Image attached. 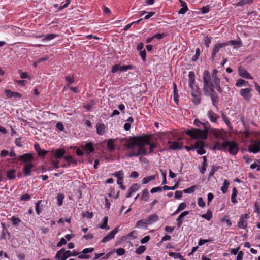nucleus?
<instances>
[{"mask_svg":"<svg viewBox=\"0 0 260 260\" xmlns=\"http://www.w3.org/2000/svg\"><path fill=\"white\" fill-rule=\"evenodd\" d=\"M203 91L204 94L206 96H210L212 104L216 106L219 102V97L217 93L214 90V86L217 90L219 93H222V89L220 86V81L214 83V85L211 81V77L209 72L206 70L203 73Z\"/></svg>","mask_w":260,"mask_h":260,"instance_id":"1","label":"nucleus"},{"mask_svg":"<svg viewBox=\"0 0 260 260\" xmlns=\"http://www.w3.org/2000/svg\"><path fill=\"white\" fill-rule=\"evenodd\" d=\"M202 125L203 126L204 130L192 128L191 129L187 130L186 134L192 139H206L208 136V132L209 129L210 125L208 122L205 123H202Z\"/></svg>","mask_w":260,"mask_h":260,"instance_id":"2","label":"nucleus"},{"mask_svg":"<svg viewBox=\"0 0 260 260\" xmlns=\"http://www.w3.org/2000/svg\"><path fill=\"white\" fill-rule=\"evenodd\" d=\"M80 254L76 251L71 252L70 250H66L64 248H61L58 251L55 255V258L57 260H66L70 256H76Z\"/></svg>","mask_w":260,"mask_h":260,"instance_id":"3","label":"nucleus"},{"mask_svg":"<svg viewBox=\"0 0 260 260\" xmlns=\"http://www.w3.org/2000/svg\"><path fill=\"white\" fill-rule=\"evenodd\" d=\"M223 148L224 150L228 148V152L232 155H236L238 151V144L234 141H225L223 143Z\"/></svg>","mask_w":260,"mask_h":260,"instance_id":"4","label":"nucleus"},{"mask_svg":"<svg viewBox=\"0 0 260 260\" xmlns=\"http://www.w3.org/2000/svg\"><path fill=\"white\" fill-rule=\"evenodd\" d=\"M138 147H144L150 144V137L147 135L134 137Z\"/></svg>","mask_w":260,"mask_h":260,"instance_id":"5","label":"nucleus"},{"mask_svg":"<svg viewBox=\"0 0 260 260\" xmlns=\"http://www.w3.org/2000/svg\"><path fill=\"white\" fill-rule=\"evenodd\" d=\"M134 68L132 65L120 66V64H115L113 66L111 72L115 73L119 71H124L128 70H132Z\"/></svg>","mask_w":260,"mask_h":260,"instance_id":"6","label":"nucleus"},{"mask_svg":"<svg viewBox=\"0 0 260 260\" xmlns=\"http://www.w3.org/2000/svg\"><path fill=\"white\" fill-rule=\"evenodd\" d=\"M18 160L21 162L27 163H31V161L34 160V157L31 153H25L23 155H20L17 157Z\"/></svg>","mask_w":260,"mask_h":260,"instance_id":"7","label":"nucleus"},{"mask_svg":"<svg viewBox=\"0 0 260 260\" xmlns=\"http://www.w3.org/2000/svg\"><path fill=\"white\" fill-rule=\"evenodd\" d=\"M248 151L253 153H257L260 151V141L254 140L253 141V144L250 145L248 148Z\"/></svg>","mask_w":260,"mask_h":260,"instance_id":"8","label":"nucleus"},{"mask_svg":"<svg viewBox=\"0 0 260 260\" xmlns=\"http://www.w3.org/2000/svg\"><path fill=\"white\" fill-rule=\"evenodd\" d=\"M228 45H229V43H222L216 44L214 46L213 49L212 50V57L214 59L215 57L216 53L219 51L220 49L221 48H223L225 46H226Z\"/></svg>","mask_w":260,"mask_h":260,"instance_id":"9","label":"nucleus"},{"mask_svg":"<svg viewBox=\"0 0 260 260\" xmlns=\"http://www.w3.org/2000/svg\"><path fill=\"white\" fill-rule=\"evenodd\" d=\"M118 232V227L115 228L113 231H112L109 234L103 238L101 242L105 243L107 241H109L112 239L114 238L115 235Z\"/></svg>","mask_w":260,"mask_h":260,"instance_id":"10","label":"nucleus"},{"mask_svg":"<svg viewBox=\"0 0 260 260\" xmlns=\"http://www.w3.org/2000/svg\"><path fill=\"white\" fill-rule=\"evenodd\" d=\"M247 216V214H242L241 215L240 221L238 223V226L239 228L245 229L247 227V224L245 220L248 218Z\"/></svg>","mask_w":260,"mask_h":260,"instance_id":"11","label":"nucleus"},{"mask_svg":"<svg viewBox=\"0 0 260 260\" xmlns=\"http://www.w3.org/2000/svg\"><path fill=\"white\" fill-rule=\"evenodd\" d=\"M251 91V89L248 88L242 89L240 90V94L244 98V99L246 101H249L251 97V94H250Z\"/></svg>","mask_w":260,"mask_h":260,"instance_id":"12","label":"nucleus"},{"mask_svg":"<svg viewBox=\"0 0 260 260\" xmlns=\"http://www.w3.org/2000/svg\"><path fill=\"white\" fill-rule=\"evenodd\" d=\"M238 72L240 76L243 78L249 79H253V77L251 76V75L242 67H240L238 68Z\"/></svg>","mask_w":260,"mask_h":260,"instance_id":"13","label":"nucleus"},{"mask_svg":"<svg viewBox=\"0 0 260 260\" xmlns=\"http://www.w3.org/2000/svg\"><path fill=\"white\" fill-rule=\"evenodd\" d=\"M34 167V165L32 163L26 164L23 168V173L26 176H30L31 173V169Z\"/></svg>","mask_w":260,"mask_h":260,"instance_id":"14","label":"nucleus"},{"mask_svg":"<svg viewBox=\"0 0 260 260\" xmlns=\"http://www.w3.org/2000/svg\"><path fill=\"white\" fill-rule=\"evenodd\" d=\"M146 220L148 224L150 225L157 221L159 220V217L156 214H152L148 216Z\"/></svg>","mask_w":260,"mask_h":260,"instance_id":"15","label":"nucleus"},{"mask_svg":"<svg viewBox=\"0 0 260 260\" xmlns=\"http://www.w3.org/2000/svg\"><path fill=\"white\" fill-rule=\"evenodd\" d=\"M5 93L6 96L9 98L17 97L20 98L22 97V95L18 92H13L10 89H6L5 90Z\"/></svg>","mask_w":260,"mask_h":260,"instance_id":"16","label":"nucleus"},{"mask_svg":"<svg viewBox=\"0 0 260 260\" xmlns=\"http://www.w3.org/2000/svg\"><path fill=\"white\" fill-rule=\"evenodd\" d=\"M96 132L99 135H103L105 133V126L103 123H98L96 125Z\"/></svg>","mask_w":260,"mask_h":260,"instance_id":"17","label":"nucleus"},{"mask_svg":"<svg viewBox=\"0 0 260 260\" xmlns=\"http://www.w3.org/2000/svg\"><path fill=\"white\" fill-rule=\"evenodd\" d=\"M168 143L170 144V148L172 150L181 149L182 147V145H180L178 142L176 141L172 142L169 140Z\"/></svg>","mask_w":260,"mask_h":260,"instance_id":"18","label":"nucleus"},{"mask_svg":"<svg viewBox=\"0 0 260 260\" xmlns=\"http://www.w3.org/2000/svg\"><path fill=\"white\" fill-rule=\"evenodd\" d=\"M127 149H133L135 146H137V143L135 137H130L128 143L125 145Z\"/></svg>","mask_w":260,"mask_h":260,"instance_id":"19","label":"nucleus"},{"mask_svg":"<svg viewBox=\"0 0 260 260\" xmlns=\"http://www.w3.org/2000/svg\"><path fill=\"white\" fill-rule=\"evenodd\" d=\"M16 171L14 169H10L6 172V175L9 180L14 179L16 177Z\"/></svg>","mask_w":260,"mask_h":260,"instance_id":"20","label":"nucleus"},{"mask_svg":"<svg viewBox=\"0 0 260 260\" xmlns=\"http://www.w3.org/2000/svg\"><path fill=\"white\" fill-rule=\"evenodd\" d=\"M182 8L178 11L179 14H184L187 10L188 7L186 3L182 0H179Z\"/></svg>","mask_w":260,"mask_h":260,"instance_id":"21","label":"nucleus"},{"mask_svg":"<svg viewBox=\"0 0 260 260\" xmlns=\"http://www.w3.org/2000/svg\"><path fill=\"white\" fill-rule=\"evenodd\" d=\"M208 115L210 121L213 122H216L219 118V116L211 110L208 111Z\"/></svg>","mask_w":260,"mask_h":260,"instance_id":"22","label":"nucleus"},{"mask_svg":"<svg viewBox=\"0 0 260 260\" xmlns=\"http://www.w3.org/2000/svg\"><path fill=\"white\" fill-rule=\"evenodd\" d=\"M253 0H239L236 4H234L235 6H243L245 5H250L253 3Z\"/></svg>","mask_w":260,"mask_h":260,"instance_id":"23","label":"nucleus"},{"mask_svg":"<svg viewBox=\"0 0 260 260\" xmlns=\"http://www.w3.org/2000/svg\"><path fill=\"white\" fill-rule=\"evenodd\" d=\"M201 93L195 94V92L194 90L191 92V95L194 98L193 102L196 105H199L201 102Z\"/></svg>","mask_w":260,"mask_h":260,"instance_id":"24","label":"nucleus"},{"mask_svg":"<svg viewBox=\"0 0 260 260\" xmlns=\"http://www.w3.org/2000/svg\"><path fill=\"white\" fill-rule=\"evenodd\" d=\"M212 133L216 139L222 140L224 139L223 134L219 130L213 129Z\"/></svg>","mask_w":260,"mask_h":260,"instance_id":"25","label":"nucleus"},{"mask_svg":"<svg viewBox=\"0 0 260 260\" xmlns=\"http://www.w3.org/2000/svg\"><path fill=\"white\" fill-rule=\"evenodd\" d=\"M108 217L107 216L103 218L102 223L98 225V227L101 228V229H106L109 230L110 229L109 226L108 225Z\"/></svg>","mask_w":260,"mask_h":260,"instance_id":"26","label":"nucleus"},{"mask_svg":"<svg viewBox=\"0 0 260 260\" xmlns=\"http://www.w3.org/2000/svg\"><path fill=\"white\" fill-rule=\"evenodd\" d=\"M114 141L113 139H109L107 141V148L110 151L114 150L115 148Z\"/></svg>","mask_w":260,"mask_h":260,"instance_id":"27","label":"nucleus"},{"mask_svg":"<svg viewBox=\"0 0 260 260\" xmlns=\"http://www.w3.org/2000/svg\"><path fill=\"white\" fill-rule=\"evenodd\" d=\"M137 156L140 155H146L147 152L144 147H138L137 152H136Z\"/></svg>","mask_w":260,"mask_h":260,"instance_id":"28","label":"nucleus"},{"mask_svg":"<svg viewBox=\"0 0 260 260\" xmlns=\"http://www.w3.org/2000/svg\"><path fill=\"white\" fill-rule=\"evenodd\" d=\"M173 92H174V100L176 103L178 102L179 95L178 93V90L177 88V85L175 83H173Z\"/></svg>","mask_w":260,"mask_h":260,"instance_id":"29","label":"nucleus"},{"mask_svg":"<svg viewBox=\"0 0 260 260\" xmlns=\"http://www.w3.org/2000/svg\"><path fill=\"white\" fill-rule=\"evenodd\" d=\"M66 151L63 149H60L56 150L54 154V156L57 158L60 159L64 155Z\"/></svg>","mask_w":260,"mask_h":260,"instance_id":"30","label":"nucleus"},{"mask_svg":"<svg viewBox=\"0 0 260 260\" xmlns=\"http://www.w3.org/2000/svg\"><path fill=\"white\" fill-rule=\"evenodd\" d=\"M148 225L146 219H142L139 220L136 223V227L138 228H145L146 225Z\"/></svg>","mask_w":260,"mask_h":260,"instance_id":"31","label":"nucleus"},{"mask_svg":"<svg viewBox=\"0 0 260 260\" xmlns=\"http://www.w3.org/2000/svg\"><path fill=\"white\" fill-rule=\"evenodd\" d=\"M237 195V190L236 187H234L232 190V193L231 195V201L233 203H237V201L236 199V197Z\"/></svg>","mask_w":260,"mask_h":260,"instance_id":"32","label":"nucleus"},{"mask_svg":"<svg viewBox=\"0 0 260 260\" xmlns=\"http://www.w3.org/2000/svg\"><path fill=\"white\" fill-rule=\"evenodd\" d=\"M58 36V35L57 34H47L42 39V41H50V40H51L54 39L55 38H56Z\"/></svg>","mask_w":260,"mask_h":260,"instance_id":"33","label":"nucleus"},{"mask_svg":"<svg viewBox=\"0 0 260 260\" xmlns=\"http://www.w3.org/2000/svg\"><path fill=\"white\" fill-rule=\"evenodd\" d=\"M213 150H218L224 151V148H223V143L221 144L219 142H216L213 147Z\"/></svg>","mask_w":260,"mask_h":260,"instance_id":"34","label":"nucleus"},{"mask_svg":"<svg viewBox=\"0 0 260 260\" xmlns=\"http://www.w3.org/2000/svg\"><path fill=\"white\" fill-rule=\"evenodd\" d=\"M248 85V82L245 81L242 79H239L237 80L235 85L237 87H240L242 86H246Z\"/></svg>","mask_w":260,"mask_h":260,"instance_id":"35","label":"nucleus"},{"mask_svg":"<svg viewBox=\"0 0 260 260\" xmlns=\"http://www.w3.org/2000/svg\"><path fill=\"white\" fill-rule=\"evenodd\" d=\"M84 147L86 151H88L90 152H92L94 150V148L93 147L92 144L91 143H86Z\"/></svg>","mask_w":260,"mask_h":260,"instance_id":"36","label":"nucleus"},{"mask_svg":"<svg viewBox=\"0 0 260 260\" xmlns=\"http://www.w3.org/2000/svg\"><path fill=\"white\" fill-rule=\"evenodd\" d=\"M217 73L218 71L216 69H214L212 71V77L213 78L214 83L217 82V80L218 81H220L219 78L217 76Z\"/></svg>","mask_w":260,"mask_h":260,"instance_id":"37","label":"nucleus"},{"mask_svg":"<svg viewBox=\"0 0 260 260\" xmlns=\"http://www.w3.org/2000/svg\"><path fill=\"white\" fill-rule=\"evenodd\" d=\"M155 179V177L154 175L149 176L147 177H145L142 180L143 184H147L151 181L154 180Z\"/></svg>","mask_w":260,"mask_h":260,"instance_id":"38","label":"nucleus"},{"mask_svg":"<svg viewBox=\"0 0 260 260\" xmlns=\"http://www.w3.org/2000/svg\"><path fill=\"white\" fill-rule=\"evenodd\" d=\"M149 198V192L147 189L143 190V194L141 197V199L144 201H147Z\"/></svg>","mask_w":260,"mask_h":260,"instance_id":"39","label":"nucleus"},{"mask_svg":"<svg viewBox=\"0 0 260 260\" xmlns=\"http://www.w3.org/2000/svg\"><path fill=\"white\" fill-rule=\"evenodd\" d=\"M202 217L207 220H210L212 217V213L210 210H208L206 213L202 215Z\"/></svg>","mask_w":260,"mask_h":260,"instance_id":"40","label":"nucleus"},{"mask_svg":"<svg viewBox=\"0 0 260 260\" xmlns=\"http://www.w3.org/2000/svg\"><path fill=\"white\" fill-rule=\"evenodd\" d=\"M220 168L219 166L213 165L211 167V170L209 173V176L212 177L214 176V174L215 172L217 171L218 169Z\"/></svg>","mask_w":260,"mask_h":260,"instance_id":"41","label":"nucleus"},{"mask_svg":"<svg viewBox=\"0 0 260 260\" xmlns=\"http://www.w3.org/2000/svg\"><path fill=\"white\" fill-rule=\"evenodd\" d=\"M229 182L227 180L224 181L223 185L221 188V190L223 193H225L228 191Z\"/></svg>","mask_w":260,"mask_h":260,"instance_id":"42","label":"nucleus"},{"mask_svg":"<svg viewBox=\"0 0 260 260\" xmlns=\"http://www.w3.org/2000/svg\"><path fill=\"white\" fill-rule=\"evenodd\" d=\"M169 255L174 258H182V256L181 255L180 253L170 252L169 253Z\"/></svg>","mask_w":260,"mask_h":260,"instance_id":"43","label":"nucleus"},{"mask_svg":"<svg viewBox=\"0 0 260 260\" xmlns=\"http://www.w3.org/2000/svg\"><path fill=\"white\" fill-rule=\"evenodd\" d=\"M64 159L69 163L75 164V165L77 164V161L74 160L71 156H65Z\"/></svg>","mask_w":260,"mask_h":260,"instance_id":"44","label":"nucleus"},{"mask_svg":"<svg viewBox=\"0 0 260 260\" xmlns=\"http://www.w3.org/2000/svg\"><path fill=\"white\" fill-rule=\"evenodd\" d=\"M146 250V247L144 246H139L136 250V253L137 254L140 255L144 252Z\"/></svg>","mask_w":260,"mask_h":260,"instance_id":"45","label":"nucleus"},{"mask_svg":"<svg viewBox=\"0 0 260 260\" xmlns=\"http://www.w3.org/2000/svg\"><path fill=\"white\" fill-rule=\"evenodd\" d=\"M64 198V196L63 194L60 193L57 195V203L59 206H61L63 203V200Z\"/></svg>","mask_w":260,"mask_h":260,"instance_id":"46","label":"nucleus"},{"mask_svg":"<svg viewBox=\"0 0 260 260\" xmlns=\"http://www.w3.org/2000/svg\"><path fill=\"white\" fill-rule=\"evenodd\" d=\"M205 146L204 142L203 141H198L196 142L194 144V147H196V149L204 147Z\"/></svg>","mask_w":260,"mask_h":260,"instance_id":"47","label":"nucleus"},{"mask_svg":"<svg viewBox=\"0 0 260 260\" xmlns=\"http://www.w3.org/2000/svg\"><path fill=\"white\" fill-rule=\"evenodd\" d=\"M200 49L199 48H197L196 50V54L192 57V60L193 61H197L198 59V58H199V57L200 56Z\"/></svg>","mask_w":260,"mask_h":260,"instance_id":"48","label":"nucleus"},{"mask_svg":"<svg viewBox=\"0 0 260 260\" xmlns=\"http://www.w3.org/2000/svg\"><path fill=\"white\" fill-rule=\"evenodd\" d=\"M139 188V186L137 183H135L133 184L131 187L129 188V190H131V192H134L138 190Z\"/></svg>","mask_w":260,"mask_h":260,"instance_id":"49","label":"nucleus"},{"mask_svg":"<svg viewBox=\"0 0 260 260\" xmlns=\"http://www.w3.org/2000/svg\"><path fill=\"white\" fill-rule=\"evenodd\" d=\"M11 221L12 223L14 225H17L18 223H19L21 222V220L18 217H15V216H13L11 219Z\"/></svg>","mask_w":260,"mask_h":260,"instance_id":"50","label":"nucleus"},{"mask_svg":"<svg viewBox=\"0 0 260 260\" xmlns=\"http://www.w3.org/2000/svg\"><path fill=\"white\" fill-rule=\"evenodd\" d=\"M212 37H209L208 36H206L204 38V44L206 45V47L208 48L209 46V44L211 43Z\"/></svg>","mask_w":260,"mask_h":260,"instance_id":"51","label":"nucleus"},{"mask_svg":"<svg viewBox=\"0 0 260 260\" xmlns=\"http://www.w3.org/2000/svg\"><path fill=\"white\" fill-rule=\"evenodd\" d=\"M140 13H141L140 14V15L141 16L145 15V16H149V17L152 16L153 15H154L155 14V13L154 12H145V11H140Z\"/></svg>","mask_w":260,"mask_h":260,"instance_id":"52","label":"nucleus"},{"mask_svg":"<svg viewBox=\"0 0 260 260\" xmlns=\"http://www.w3.org/2000/svg\"><path fill=\"white\" fill-rule=\"evenodd\" d=\"M196 186H192L187 189H184L183 192L185 193H191L194 192Z\"/></svg>","mask_w":260,"mask_h":260,"instance_id":"53","label":"nucleus"},{"mask_svg":"<svg viewBox=\"0 0 260 260\" xmlns=\"http://www.w3.org/2000/svg\"><path fill=\"white\" fill-rule=\"evenodd\" d=\"M142 20V19H140V20H138V21H134V22H132V23H129V24H128L126 25L124 27V31H126V30H128V29L131 28V27L132 26V25L133 24H135V23H139V22H140Z\"/></svg>","mask_w":260,"mask_h":260,"instance_id":"54","label":"nucleus"},{"mask_svg":"<svg viewBox=\"0 0 260 260\" xmlns=\"http://www.w3.org/2000/svg\"><path fill=\"white\" fill-rule=\"evenodd\" d=\"M210 9V7L209 5H206L205 6L201 8L202 13V14H205L208 13Z\"/></svg>","mask_w":260,"mask_h":260,"instance_id":"55","label":"nucleus"},{"mask_svg":"<svg viewBox=\"0 0 260 260\" xmlns=\"http://www.w3.org/2000/svg\"><path fill=\"white\" fill-rule=\"evenodd\" d=\"M188 214H189V212L188 211H184L180 214V215L178 217L177 219H178V220H182V218L183 217H184L185 216H186L187 215H188Z\"/></svg>","mask_w":260,"mask_h":260,"instance_id":"56","label":"nucleus"},{"mask_svg":"<svg viewBox=\"0 0 260 260\" xmlns=\"http://www.w3.org/2000/svg\"><path fill=\"white\" fill-rule=\"evenodd\" d=\"M67 243V240L63 238H62L60 241L57 244V247H61L62 245L66 244Z\"/></svg>","mask_w":260,"mask_h":260,"instance_id":"57","label":"nucleus"},{"mask_svg":"<svg viewBox=\"0 0 260 260\" xmlns=\"http://www.w3.org/2000/svg\"><path fill=\"white\" fill-rule=\"evenodd\" d=\"M116 252L118 255H123L125 254V250L123 248H119L116 250Z\"/></svg>","mask_w":260,"mask_h":260,"instance_id":"58","label":"nucleus"},{"mask_svg":"<svg viewBox=\"0 0 260 260\" xmlns=\"http://www.w3.org/2000/svg\"><path fill=\"white\" fill-rule=\"evenodd\" d=\"M198 204L199 206H200L202 208H203L205 206V203L204 202L203 198L202 197H200L198 198Z\"/></svg>","mask_w":260,"mask_h":260,"instance_id":"59","label":"nucleus"},{"mask_svg":"<svg viewBox=\"0 0 260 260\" xmlns=\"http://www.w3.org/2000/svg\"><path fill=\"white\" fill-rule=\"evenodd\" d=\"M221 117L223 120L225 122V123L228 126L231 125V123L230 121L229 120L227 116L224 114H222Z\"/></svg>","mask_w":260,"mask_h":260,"instance_id":"60","label":"nucleus"},{"mask_svg":"<svg viewBox=\"0 0 260 260\" xmlns=\"http://www.w3.org/2000/svg\"><path fill=\"white\" fill-rule=\"evenodd\" d=\"M66 80L69 83V84H71L74 82V79L73 76H67L65 77Z\"/></svg>","mask_w":260,"mask_h":260,"instance_id":"61","label":"nucleus"},{"mask_svg":"<svg viewBox=\"0 0 260 260\" xmlns=\"http://www.w3.org/2000/svg\"><path fill=\"white\" fill-rule=\"evenodd\" d=\"M93 250H94V248H85V249L83 250V251H82V253L83 254H87V253H91Z\"/></svg>","mask_w":260,"mask_h":260,"instance_id":"62","label":"nucleus"},{"mask_svg":"<svg viewBox=\"0 0 260 260\" xmlns=\"http://www.w3.org/2000/svg\"><path fill=\"white\" fill-rule=\"evenodd\" d=\"M162 190V188L161 187H156L153 188L151 189L150 192L151 193H154L157 192L158 191H161Z\"/></svg>","mask_w":260,"mask_h":260,"instance_id":"63","label":"nucleus"},{"mask_svg":"<svg viewBox=\"0 0 260 260\" xmlns=\"http://www.w3.org/2000/svg\"><path fill=\"white\" fill-rule=\"evenodd\" d=\"M9 154V151L7 150L4 149L1 151L0 156L2 157H4Z\"/></svg>","mask_w":260,"mask_h":260,"instance_id":"64","label":"nucleus"}]
</instances>
